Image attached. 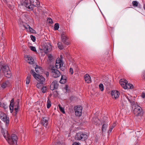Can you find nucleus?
Segmentation results:
<instances>
[{"instance_id":"22","label":"nucleus","mask_w":145,"mask_h":145,"mask_svg":"<svg viewBox=\"0 0 145 145\" xmlns=\"http://www.w3.org/2000/svg\"><path fill=\"white\" fill-rule=\"evenodd\" d=\"M61 77L59 82L61 84H64L66 82V77L65 75H61Z\"/></svg>"},{"instance_id":"53","label":"nucleus","mask_w":145,"mask_h":145,"mask_svg":"<svg viewBox=\"0 0 145 145\" xmlns=\"http://www.w3.org/2000/svg\"><path fill=\"white\" fill-rule=\"evenodd\" d=\"M112 129H112V128H111V127H110V129L108 131V133H111Z\"/></svg>"},{"instance_id":"54","label":"nucleus","mask_w":145,"mask_h":145,"mask_svg":"<svg viewBox=\"0 0 145 145\" xmlns=\"http://www.w3.org/2000/svg\"><path fill=\"white\" fill-rule=\"evenodd\" d=\"M28 26H29V25H27V26H26H26H24V27H25V28L26 29H28V28H29V27H28Z\"/></svg>"},{"instance_id":"40","label":"nucleus","mask_w":145,"mask_h":145,"mask_svg":"<svg viewBox=\"0 0 145 145\" xmlns=\"http://www.w3.org/2000/svg\"><path fill=\"white\" fill-rule=\"evenodd\" d=\"M7 85V84L6 83V82H4L2 84V85H1V87L3 88H5L6 87Z\"/></svg>"},{"instance_id":"57","label":"nucleus","mask_w":145,"mask_h":145,"mask_svg":"<svg viewBox=\"0 0 145 145\" xmlns=\"http://www.w3.org/2000/svg\"><path fill=\"white\" fill-rule=\"evenodd\" d=\"M13 115L14 116H16V113H14V114H13Z\"/></svg>"},{"instance_id":"17","label":"nucleus","mask_w":145,"mask_h":145,"mask_svg":"<svg viewBox=\"0 0 145 145\" xmlns=\"http://www.w3.org/2000/svg\"><path fill=\"white\" fill-rule=\"evenodd\" d=\"M111 95L113 97L114 96L115 99H116L119 97L120 93L117 91L112 90L111 93Z\"/></svg>"},{"instance_id":"38","label":"nucleus","mask_w":145,"mask_h":145,"mask_svg":"<svg viewBox=\"0 0 145 145\" xmlns=\"http://www.w3.org/2000/svg\"><path fill=\"white\" fill-rule=\"evenodd\" d=\"M47 21L50 24H52L53 23L52 19L51 18H49L47 19Z\"/></svg>"},{"instance_id":"14","label":"nucleus","mask_w":145,"mask_h":145,"mask_svg":"<svg viewBox=\"0 0 145 145\" xmlns=\"http://www.w3.org/2000/svg\"><path fill=\"white\" fill-rule=\"evenodd\" d=\"M35 79L38 81L37 82L40 83L41 84H43L45 81L44 78L42 75L39 74L37 75Z\"/></svg>"},{"instance_id":"35","label":"nucleus","mask_w":145,"mask_h":145,"mask_svg":"<svg viewBox=\"0 0 145 145\" xmlns=\"http://www.w3.org/2000/svg\"><path fill=\"white\" fill-rule=\"evenodd\" d=\"M43 84H41L40 83L37 82V84L36 85L37 87L39 88H40L42 86Z\"/></svg>"},{"instance_id":"13","label":"nucleus","mask_w":145,"mask_h":145,"mask_svg":"<svg viewBox=\"0 0 145 145\" xmlns=\"http://www.w3.org/2000/svg\"><path fill=\"white\" fill-rule=\"evenodd\" d=\"M23 5H24L26 8H28L31 10H33V5H31L30 4V3H29L28 0H25L23 3Z\"/></svg>"},{"instance_id":"42","label":"nucleus","mask_w":145,"mask_h":145,"mask_svg":"<svg viewBox=\"0 0 145 145\" xmlns=\"http://www.w3.org/2000/svg\"><path fill=\"white\" fill-rule=\"evenodd\" d=\"M62 60L60 59H57L56 61V64H59L60 62Z\"/></svg>"},{"instance_id":"48","label":"nucleus","mask_w":145,"mask_h":145,"mask_svg":"<svg viewBox=\"0 0 145 145\" xmlns=\"http://www.w3.org/2000/svg\"><path fill=\"white\" fill-rule=\"evenodd\" d=\"M141 96L142 98H144L145 97V93L144 92H142Z\"/></svg>"},{"instance_id":"51","label":"nucleus","mask_w":145,"mask_h":145,"mask_svg":"<svg viewBox=\"0 0 145 145\" xmlns=\"http://www.w3.org/2000/svg\"><path fill=\"white\" fill-rule=\"evenodd\" d=\"M116 126V125L115 124H114L113 125H111L110 127L111 128H112V129H113L114 128V127L115 126Z\"/></svg>"},{"instance_id":"9","label":"nucleus","mask_w":145,"mask_h":145,"mask_svg":"<svg viewBox=\"0 0 145 145\" xmlns=\"http://www.w3.org/2000/svg\"><path fill=\"white\" fill-rule=\"evenodd\" d=\"M43 48L44 51L46 54L51 50L52 46L49 43L45 42L44 44Z\"/></svg>"},{"instance_id":"41","label":"nucleus","mask_w":145,"mask_h":145,"mask_svg":"<svg viewBox=\"0 0 145 145\" xmlns=\"http://www.w3.org/2000/svg\"><path fill=\"white\" fill-rule=\"evenodd\" d=\"M68 86L67 85H66L65 87H64V89L66 90V91L67 92H68L69 91L68 90Z\"/></svg>"},{"instance_id":"20","label":"nucleus","mask_w":145,"mask_h":145,"mask_svg":"<svg viewBox=\"0 0 145 145\" xmlns=\"http://www.w3.org/2000/svg\"><path fill=\"white\" fill-rule=\"evenodd\" d=\"M35 69L36 72L38 73H40V72L42 71V67L37 65H36Z\"/></svg>"},{"instance_id":"47","label":"nucleus","mask_w":145,"mask_h":145,"mask_svg":"<svg viewBox=\"0 0 145 145\" xmlns=\"http://www.w3.org/2000/svg\"><path fill=\"white\" fill-rule=\"evenodd\" d=\"M60 68L61 70L62 71H63L65 69V66H61V67H59Z\"/></svg>"},{"instance_id":"32","label":"nucleus","mask_w":145,"mask_h":145,"mask_svg":"<svg viewBox=\"0 0 145 145\" xmlns=\"http://www.w3.org/2000/svg\"><path fill=\"white\" fill-rule=\"evenodd\" d=\"M28 26L29 27V31L30 32L33 33H35V32H36L35 31L33 28H31L30 26Z\"/></svg>"},{"instance_id":"7","label":"nucleus","mask_w":145,"mask_h":145,"mask_svg":"<svg viewBox=\"0 0 145 145\" xmlns=\"http://www.w3.org/2000/svg\"><path fill=\"white\" fill-rule=\"evenodd\" d=\"M0 118L7 125L9 124V118L8 117H7L6 114L4 112H0Z\"/></svg>"},{"instance_id":"1","label":"nucleus","mask_w":145,"mask_h":145,"mask_svg":"<svg viewBox=\"0 0 145 145\" xmlns=\"http://www.w3.org/2000/svg\"><path fill=\"white\" fill-rule=\"evenodd\" d=\"M0 63L1 70L4 73L5 76L8 78H10L11 76V73L9 69V67L8 65L4 64L2 62H1Z\"/></svg>"},{"instance_id":"12","label":"nucleus","mask_w":145,"mask_h":145,"mask_svg":"<svg viewBox=\"0 0 145 145\" xmlns=\"http://www.w3.org/2000/svg\"><path fill=\"white\" fill-rule=\"evenodd\" d=\"M59 84L58 82L55 80L51 84L50 86V89L52 90L57 89L58 87Z\"/></svg>"},{"instance_id":"15","label":"nucleus","mask_w":145,"mask_h":145,"mask_svg":"<svg viewBox=\"0 0 145 145\" xmlns=\"http://www.w3.org/2000/svg\"><path fill=\"white\" fill-rule=\"evenodd\" d=\"M30 4L33 7H39L40 2L38 0H30Z\"/></svg>"},{"instance_id":"10","label":"nucleus","mask_w":145,"mask_h":145,"mask_svg":"<svg viewBox=\"0 0 145 145\" xmlns=\"http://www.w3.org/2000/svg\"><path fill=\"white\" fill-rule=\"evenodd\" d=\"M53 67L51 69V73L52 76L54 78H57L60 76L61 73L57 69H54Z\"/></svg>"},{"instance_id":"24","label":"nucleus","mask_w":145,"mask_h":145,"mask_svg":"<svg viewBox=\"0 0 145 145\" xmlns=\"http://www.w3.org/2000/svg\"><path fill=\"white\" fill-rule=\"evenodd\" d=\"M107 126L108 124L107 123H104L103 124L102 127V131L103 133L106 131Z\"/></svg>"},{"instance_id":"25","label":"nucleus","mask_w":145,"mask_h":145,"mask_svg":"<svg viewBox=\"0 0 145 145\" xmlns=\"http://www.w3.org/2000/svg\"><path fill=\"white\" fill-rule=\"evenodd\" d=\"M31 77V75L30 74H29L27 77L26 80V83L27 84H29L30 81Z\"/></svg>"},{"instance_id":"45","label":"nucleus","mask_w":145,"mask_h":145,"mask_svg":"<svg viewBox=\"0 0 145 145\" xmlns=\"http://www.w3.org/2000/svg\"><path fill=\"white\" fill-rule=\"evenodd\" d=\"M72 145H81V144L80 143H79V142H73Z\"/></svg>"},{"instance_id":"27","label":"nucleus","mask_w":145,"mask_h":145,"mask_svg":"<svg viewBox=\"0 0 145 145\" xmlns=\"http://www.w3.org/2000/svg\"><path fill=\"white\" fill-rule=\"evenodd\" d=\"M59 28V25L58 23H56L54 25V30H57Z\"/></svg>"},{"instance_id":"23","label":"nucleus","mask_w":145,"mask_h":145,"mask_svg":"<svg viewBox=\"0 0 145 145\" xmlns=\"http://www.w3.org/2000/svg\"><path fill=\"white\" fill-rule=\"evenodd\" d=\"M127 99L130 103L131 104V106H133L135 105V99H131V98H127Z\"/></svg>"},{"instance_id":"52","label":"nucleus","mask_w":145,"mask_h":145,"mask_svg":"<svg viewBox=\"0 0 145 145\" xmlns=\"http://www.w3.org/2000/svg\"><path fill=\"white\" fill-rule=\"evenodd\" d=\"M59 64H56V68L58 69L59 68V67L60 66V65H59Z\"/></svg>"},{"instance_id":"28","label":"nucleus","mask_w":145,"mask_h":145,"mask_svg":"<svg viewBox=\"0 0 145 145\" xmlns=\"http://www.w3.org/2000/svg\"><path fill=\"white\" fill-rule=\"evenodd\" d=\"M30 73L35 78V77H36L37 74H37L34 71V70L32 69Z\"/></svg>"},{"instance_id":"56","label":"nucleus","mask_w":145,"mask_h":145,"mask_svg":"<svg viewBox=\"0 0 145 145\" xmlns=\"http://www.w3.org/2000/svg\"><path fill=\"white\" fill-rule=\"evenodd\" d=\"M18 111H15L14 113L17 114V113L18 112Z\"/></svg>"},{"instance_id":"26","label":"nucleus","mask_w":145,"mask_h":145,"mask_svg":"<svg viewBox=\"0 0 145 145\" xmlns=\"http://www.w3.org/2000/svg\"><path fill=\"white\" fill-rule=\"evenodd\" d=\"M48 100L47 103V107L48 108H49L51 106V102L49 100L48 97Z\"/></svg>"},{"instance_id":"60","label":"nucleus","mask_w":145,"mask_h":145,"mask_svg":"<svg viewBox=\"0 0 145 145\" xmlns=\"http://www.w3.org/2000/svg\"><path fill=\"white\" fill-rule=\"evenodd\" d=\"M56 93H57V91H55Z\"/></svg>"},{"instance_id":"39","label":"nucleus","mask_w":145,"mask_h":145,"mask_svg":"<svg viewBox=\"0 0 145 145\" xmlns=\"http://www.w3.org/2000/svg\"><path fill=\"white\" fill-rule=\"evenodd\" d=\"M30 37L33 42H35V41L36 40V37L35 36L32 35H30Z\"/></svg>"},{"instance_id":"5","label":"nucleus","mask_w":145,"mask_h":145,"mask_svg":"<svg viewBox=\"0 0 145 145\" xmlns=\"http://www.w3.org/2000/svg\"><path fill=\"white\" fill-rule=\"evenodd\" d=\"M17 103L16 105H14V99L13 98L11 100L10 105V112L12 113L13 110L14 109L15 111H18V108L19 107V100L18 99L16 101Z\"/></svg>"},{"instance_id":"18","label":"nucleus","mask_w":145,"mask_h":145,"mask_svg":"<svg viewBox=\"0 0 145 145\" xmlns=\"http://www.w3.org/2000/svg\"><path fill=\"white\" fill-rule=\"evenodd\" d=\"M85 82L87 83H90L91 82V77L88 74H86L84 77Z\"/></svg>"},{"instance_id":"3","label":"nucleus","mask_w":145,"mask_h":145,"mask_svg":"<svg viewBox=\"0 0 145 145\" xmlns=\"http://www.w3.org/2000/svg\"><path fill=\"white\" fill-rule=\"evenodd\" d=\"M88 138V136L82 132L76 133L75 136V139L78 140L85 141Z\"/></svg>"},{"instance_id":"11","label":"nucleus","mask_w":145,"mask_h":145,"mask_svg":"<svg viewBox=\"0 0 145 145\" xmlns=\"http://www.w3.org/2000/svg\"><path fill=\"white\" fill-rule=\"evenodd\" d=\"M65 32H63L61 34V39L62 41L65 44L68 45L70 44L68 40V37L66 35Z\"/></svg>"},{"instance_id":"2","label":"nucleus","mask_w":145,"mask_h":145,"mask_svg":"<svg viewBox=\"0 0 145 145\" xmlns=\"http://www.w3.org/2000/svg\"><path fill=\"white\" fill-rule=\"evenodd\" d=\"M120 84L125 89H133L134 88L133 85L130 83L127 84V81L124 79H121L120 81Z\"/></svg>"},{"instance_id":"30","label":"nucleus","mask_w":145,"mask_h":145,"mask_svg":"<svg viewBox=\"0 0 145 145\" xmlns=\"http://www.w3.org/2000/svg\"><path fill=\"white\" fill-rule=\"evenodd\" d=\"M59 109H60V110L61 112L63 114H65V113L64 109L63 108H62L61 106L60 105H59Z\"/></svg>"},{"instance_id":"50","label":"nucleus","mask_w":145,"mask_h":145,"mask_svg":"<svg viewBox=\"0 0 145 145\" xmlns=\"http://www.w3.org/2000/svg\"><path fill=\"white\" fill-rule=\"evenodd\" d=\"M45 74L46 75V77H48L49 75V73L48 72H46L45 73Z\"/></svg>"},{"instance_id":"6","label":"nucleus","mask_w":145,"mask_h":145,"mask_svg":"<svg viewBox=\"0 0 145 145\" xmlns=\"http://www.w3.org/2000/svg\"><path fill=\"white\" fill-rule=\"evenodd\" d=\"M135 108L134 109L133 112L136 116H142L143 114V110L138 105H135Z\"/></svg>"},{"instance_id":"46","label":"nucleus","mask_w":145,"mask_h":145,"mask_svg":"<svg viewBox=\"0 0 145 145\" xmlns=\"http://www.w3.org/2000/svg\"><path fill=\"white\" fill-rule=\"evenodd\" d=\"M63 62L62 61L61 62H60V63L59 64V65H60L59 68L61 67V66H63Z\"/></svg>"},{"instance_id":"29","label":"nucleus","mask_w":145,"mask_h":145,"mask_svg":"<svg viewBox=\"0 0 145 145\" xmlns=\"http://www.w3.org/2000/svg\"><path fill=\"white\" fill-rule=\"evenodd\" d=\"M57 46L60 49H62L63 48V46L62 45L61 43L60 42H58L57 44Z\"/></svg>"},{"instance_id":"21","label":"nucleus","mask_w":145,"mask_h":145,"mask_svg":"<svg viewBox=\"0 0 145 145\" xmlns=\"http://www.w3.org/2000/svg\"><path fill=\"white\" fill-rule=\"evenodd\" d=\"M27 62L30 64H33L34 62V60L33 58L30 56H27Z\"/></svg>"},{"instance_id":"16","label":"nucleus","mask_w":145,"mask_h":145,"mask_svg":"<svg viewBox=\"0 0 145 145\" xmlns=\"http://www.w3.org/2000/svg\"><path fill=\"white\" fill-rule=\"evenodd\" d=\"M48 119L46 117H42L41 121V123L42 125L46 127L48 125Z\"/></svg>"},{"instance_id":"19","label":"nucleus","mask_w":145,"mask_h":145,"mask_svg":"<svg viewBox=\"0 0 145 145\" xmlns=\"http://www.w3.org/2000/svg\"><path fill=\"white\" fill-rule=\"evenodd\" d=\"M1 133H2L3 135L4 138L6 139L7 137H8L9 135L7 133V131L4 129L2 128L1 129Z\"/></svg>"},{"instance_id":"49","label":"nucleus","mask_w":145,"mask_h":145,"mask_svg":"<svg viewBox=\"0 0 145 145\" xmlns=\"http://www.w3.org/2000/svg\"><path fill=\"white\" fill-rule=\"evenodd\" d=\"M143 78L145 79V71H144L143 73Z\"/></svg>"},{"instance_id":"37","label":"nucleus","mask_w":145,"mask_h":145,"mask_svg":"<svg viewBox=\"0 0 145 145\" xmlns=\"http://www.w3.org/2000/svg\"><path fill=\"white\" fill-rule=\"evenodd\" d=\"M48 58L49 60L50 61H52V60L53 59V57L52 56V55L50 54L48 56Z\"/></svg>"},{"instance_id":"31","label":"nucleus","mask_w":145,"mask_h":145,"mask_svg":"<svg viewBox=\"0 0 145 145\" xmlns=\"http://www.w3.org/2000/svg\"><path fill=\"white\" fill-rule=\"evenodd\" d=\"M47 88L46 86L43 87L41 89V91L43 93H46V91Z\"/></svg>"},{"instance_id":"34","label":"nucleus","mask_w":145,"mask_h":145,"mask_svg":"<svg viewBox=\"0 0 145 145\" xmlns=\"http://www.w3.org/2000/svg\"><path fill=\"white\" fill-rule=\"evenodd\" d=\"M99 88L101 91L104 90V86L103 84H100L99 85Z\"/></svg>"},{"instance_id":"4","label":"nucleus","mask_w":145,"mask_h":145,"mask_svg":"<svg viewBox=\"0 0 145 145\" xmlns=\"http://www.w3.org/2000/svg\"><path fill=\"white\" fill-rule=\"evenodd\" d=\"M6 139L10 144H17L18 138L15 134H12L11 137L8 135Z\"/></svg>"},{"instance_id":"58","label":"nucleus","mask_w":145,"mask_h":145,"mask_svg":"<svg viewBox=\"0 0 145 145\" xmlns=\"http://www.w3.org/2000/svg\"><path fill=\"white\" fill-rule=\"evenodd\" d=\"M2 105V104L0 102V107H1Z\"/></svg>"},{"instance_id":"36","label":"nucleus","mask_w":145,"mask_h":145,"mask_svg":"<svg viewBox=\"0 0 145 145\" xmlns=\"http://www.w3.org/2000/svg\"><path fill=\"white\" fill-rule=\"evenodd\" d=\"M132 4L133 6L137 7L138 5V3L137 1H134L132 2Z\"/></svg>"},{"instance_id":"33","label":"nucleus","mask_w":145,"mask_h":145,"mask_svg":"<svg viewBox=\"0 0 145 145\" xmlns=\"http://www.w3.org/2000/svg\"><path fill=\"white\" fill-rule=\"evenodd\" d=\"M30 48L31 50L33 51H34L35 52H37L36 48L34 46H30Z\"/></svg>"},{"instance_id":"43","label":"nucleus","mask_w":145,"mask_h":145,"mask_svg":"<svg viewBox=\"0 0 145 145\" xmlns=\"http://www.w3.org/2000/svg\"><path fill=\"white\" fill-rule=\"evenodd\" d=\"M69 72L71 73V74H72L73 73V69L71 67L69 69Z\"/></svg>"},{"instance_id":"44","label":"nucleus","mask_w":145,"mask_h":145,"mask_svg":"<svg viewBox=\"0 0 145 145\" xmlns=\"http://www.w3.org/2000/svg\"><path fill=\"white\" fill-rule=\"evenodd\" d=\"M2 106L5 109H6L8 108V107L4 103H3Z\"/></svg>"},{"instance_id":"8","label":"nucleus","mask_w":145,"mask_h":145,"mask_svg":"<svg viewBox=\"0 0 145 145\" xmlns=\"http://www.w3.org/2000/svg\"><path fill=\"white\" fill-rule=\"evenodd\" d=\"M75 115L78 117L80 116L82 114V107L80 106H76L74 107Z\"/></svg>"},{"instance_id":"59","label":"nucleus","mask_w":145,"mask_h":145,"mask_svg":"<svg viewBox=\"0 0 145 145\" xmlns=\"http://www.w3.org/2000/svg\"><path fill=\"white\" fill-rule=\"evenodd\" d=\"M95 120H99V119H98V118H95Z\"/></svg>"},{"instance_id":"55","label":"nucleus","mask_w":145,"mask_h":145,"mask_svg":"<svg viewBox=\"0 0 145 145\" xmlns=\"http://www.w3.org/2000/svg\"><path fill=\"white\" fill-rule=\"evenodd\" d=\"M3 1L5 3H8L7 0H3Z\"/></svg>"}]
</instances>
